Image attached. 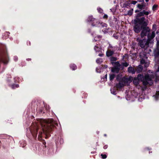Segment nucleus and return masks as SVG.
<instances>
[{"label":"nucleus","instance_id":"obj_1","mask_svg":"<svg viewBox=\"0 0 159 159\" xmlns=\"http://www.w3.org/2000/svg\"><path fill=\"white\" fill-rule=\"evenodd\" d=\"M154 74L153 72H151L150 74H148L146 75L143 78V75L139 74L138 76V78L139 80L140 79L143 78L142 81L144 85L148 84L152 85L153 84L152 79H154Z\"/></svg>","mask_w":159,"mask_h":159},{"label":"nucleus","instance_id":"obj_2","mask_svg":"<svg viewBox=\"0 0 159 159\" xmlns=\"http://www.w3.org/2000/svg\"><path fill=\"white\" fill-rule=\"evenodd\" d=\"M137 41L139 42L138 44L142 48H144L146 46H148L149 43L146 39L140 40L139 38H137Z\"/></svg>","mask_w":159,"mask_h":159},{"label":"nucleus","instance_id":"obj_3","mask_svg":"<svg viewBox=\"0 0 159 159\" xmlns=\"http://www.w3.org/2000/svg\"><path fill=\"white\" fill-rule=\"evenodd\" d=\"M142 31L141 33V37L143 38L144 36H146L150 32V30L148 27H145L144 28H142Z\"/></svg>","mask_w":159,"mask_h":159},{"label":"nucleus","instance_id":"obj_4","mask_svg":"<svg viewBox=\"0 0 159 159\" xmlns=\"http://www.w3.org/2000/svg\"><path fill=\"white\" fill-rule=\"evenodd\" d=\"M126 81V79L122 78L120 80L118 83L116 84V86L117 88L120 89L124 86Z\"/></svg>","mask_w":159,"mask_h":159},{"label":"nucleus","instance_id":"obj_5","mask_svg":"<svg viewBox=\"0 0 159 159\" xmlns=\"http://www.w3.org/2000/svg\"><path fill=\"white\" fill-rule=\"evenodd\" d=\"M140 23L142 24L141 28H144L145 27H147L148 25V20L145 21V18L143 17L141 18L140 19Z\"/></svg>","mask_w":159,"mask_h":159},{"label":"nucleus","instance_id":"obj_6","mask_svg":"<svg viewBox=\"0 0 159 159\" xmlns=\"http://www.w3.org/2000/svg\"><path fill=\"white\" fill-rule=\"evenodd\" d=\"M94 50L97 52H99L102 51V47L100 44H98L94 46Z\"/></svg>","mask_w":159,"mask_h":159},{"label":"nucleus","instance_id":"obj_7","mask_svg":"<svg viewBox=\"0 0 159 159\" xmlns=\"http://www.w3.org/2000/svg\"><path fill=\"white\" fill-rule=\"evenodd\" d=\"M134 30L136 33H139L140 31V26L138 24L136 25L134 27Z\"/></svg>","mask_w":159,"mask_h":159},{"label":"nucleus","instance_id":"obj_8","mask_svg":"<svg viewBox=\"0 0 159 159\" xmlns=\"http://www.w3.org/2000/svg\"><path fill=\"white\" fill-rule=\"evenodd\" d=\"M128 71L129 73L134 74L135 72V70L132 66H129L128 68Z\"/></svg>","mask_w":159,"mask_h":159},{"label":"nucleus","instance_id":"obj_9","mask_svg":"<svg viewBox=\"0 0 159 159\" xmlns=\"http://www.w3.org/2000/svg\"><path fill=\"white\" fill-rule=\"evenodd\" d=\"M106 53L107 56L109 57L112 56L114 54V51H107Z\"/></svg>","mask_w":159,"mask_h":159},{"label":"nucleus","instance_id":"obj_10","mask_svg":"<svg viewBox=\"0 0 159 159\" xmlns=\"http://www.w3.org/2000/svg\"><path fill=\"white\" fill-rule=\"evenodd\" d=\"M119 70V68L114 67L111 69V71L113 73H118Z\"/></svg>","mask_w":159,"mask_h":159},{"label":"nucleus","instance_id":"obj_11","mask_svg":"<svg viewBox=\"0 0 159 159\" xmlns=\"http://www.w3.org/2000/svg\"><path fill=\"white\" fill-rule=\"evenodd\" d=\"M102 38V36L101 35H98L94 37V39L93 40V41H100Z\"/></svg>","mask_w":159,"mask_h":159},{"label":"nucleus","instance_id":"obj_12","mask_svg":"<svg viewBox=\"0 0 159 159\" xmlns=\"http://www.w3.org/2000/svg\"><path fill=\"white\" fill-rule=\"evenodd\" d=\"M143 69V66L141 65H139L138 66L137 69V71L138 73H139L142 71Z\"/></svg>","mask_w":159,"mask_h":159},{"label":"nucleus","instance_id":"obj_13","mask_svg":"<svg viewBox=\"0 0 159 159\" xmlns=\"http://www.w3.org/2000/svg\"><path fill=\"white\" fill-rule=\"evenodd\" d=\"M70 68L73 70H76L77 67L76 65L74 64H72L70 65Z\"/></svg>","mask_w":159,"mask_h":159},{"label":"nucleus","instance_id":"obj_14","mask_svg":"<svg viewBox=\"0 0 159 159\" xmlns=\"http://www.w3.org/2000/svg\"><path fill=\"white\" fill-rule=\"evenodd\" d=\"M114 65L115 66V67L120 68L121 66V65L120 64L119 62L118 61H117L114 63Z\"/></svg>","mask_w":159,"mask_h":159},{"label":"nucleus","instance_id":"obj_15","mask_svg":"<svg viewBox=\"0 0 159 159\" xmlns=\"http://www.w3.org/2000/svg\"><path fill=\"white\" fill-rule=\"evenodd\" d=\"M145 7V5H144V4L141 5V4H138L137 5V7L140 9H142Z\"/></svg>","mask_w":159,"mask_h":159},{"label":"nucleus","instance_id":"obj_16","mask_svg":"<svg viewBox=\"0 0 159 159\" xmlns=\"http://www.w3.org/2000/svg\"><path fill=\"white\" fill-rule=\"evenodd\" d=\"M115 77V75L114 74H110L109 75V79L110 81H112Z\"/></svg>","mask_w":159,"mask_h":159},{"label":"nucleus","instance_id":"obj_17","mask_svg":"<svg viewBox=\"0 0 159 159\" xmlns=\"http://www.w3.org/2000/svg\"><path fill=\"white\" fill-rule=\"evenodd\" d=\"M143 11H142L140 12L136 16V18L139 17L141 16H143Z\"/></svg>","mask_w":159,"mask_h":159},{"label":"nucleus","instance_id":"obj_18","mask_svg":"<svg viewBox=\"0 0 159 159\" xmlns=\"http://www.w3.org/2000/svg\"><path fill=\"white\" fill-rule=\"evenodd\" d=\"M94 19L93 17L92 16H89L88 17V21H93L94 20Z\"/></svg>","mask_w":159,"mask_h":159},{"label":"nucleus","instance_id":"obj_19","mask_svg":"<svg viewBox=\"0 0 159 159\" xmlns=\"http://www.w3.org/2000/svg\"><path fill=\"white\" fill-rule=\"evenodd\" d=\"M143 16L144 15H148L150 13V11H145V10H143Z\"/></svg>","mask_w":159,"mask_h":159},{"label":"nucleus","instance_id":"obj_20","mask_svg":"<svg viewBox=\"0 0 159 159\" xmlns=\"http://www.w3.org/2000/svg\"><path fill=\"white\" fill-rule=\"evenodd\" d=\"M102 58H98L96 60V62L100 64L102 62Z\"/></svg>","mask_w":159,"mask_h":159},{"label":"nucleus","instance_id":"obj_21","mask_svg":"<svg viewBox=\"0 0 159 159\" xmlns=\"http://www.w3.org/2000/svg\"><path fill=\"white\" fill-rule=\"evenodd\" d=\"M133 9L129 10L127 14L129 15H131L133 14Z\"/></svg>","mask_w":159,"mask_h":159},{"label":"nucleus","instance_id":"obj_22","mask_svg":"<svg viewBox=\"0 0 159 159\" xmlns=\"http://www.w3.org/2000/svg\"><path fill=\"white\" fill-rule=\"evenodd\" d=\"M101 26L102 27H107V25L105 23H100Z\"/></svg>","mask_w":159,"mask_h":159},{"label":"nucleus","instance_id":"obj_23","mask_svg":"<svg viewBox=\"0 0 159 159\" xmlns=\"http://www.w3.org/2000/svg\"><path fill=\"white\" fill-rule=\"evenodd\" d=\"M113 47L112 46V45H111V44H110L109 45V46H108V48H113ZM117 46H115V47H114V48L115 49H117Z\"/></svg>","mask_w":159,"mask_h":159},{"label":"nucleus","instance_id":"obj_24","mask_svg":"<svg viewBox=\"0 0 159 159\" xmlns=\"http://www.w3.org/2000/svg\"><path fill=\"white\" fill-rule=\"evenodd\" d=\"M122 65L124 66H125V67H126L129 66V64L126 62L123 63H122Z\"/></svg>","mask_w":159,"mask_h":159},{"label":"nucleus","instance_id":"obj_25","mask_svg":"<svg viewBox=\"0 0 159 159\" xmlns=\"http://www.w3.org/2000/svg\"><path fill=\"white\" fill-rule=\"evenodd\" d=\"M157 5H154L152 7V9L153 11H154L156 10V8H157Z\"/></svg>","mask_w":159,"mask_h":159},{"label":"nucleus","instance_id":"obj_26","mask_svg":"<svg viewBox=\"0 0 159 159\" xmlns=\"http://www.w3.org/2000/svg\"><path fill=\"white\" fill-rule=\"evenodd\" d=\"M97 10L100 13H102L103 11L102 9L100 8H98Z\"/></svg>","mask_w":159,"mask_h":159},{"label":"nucleus","instance_id":"obj_27","mask_svg":"<svg viewBox=\"0 0 159 159\" xmlns=\"http://www.w3.org/2000/svg\"><path fill=\"white\" fill-rule=\"evenodd\" d=\"M103 159H105L107 158V156L106 154H101V155Z\"/></svg>","mask_w":159,"mask_h":159},{"label":"nucleus","instance_id":"obj_28","mask_svg":"<svg viewBox=\"0 0 159 159\" xmlns=\"http://www.w3.org/2000/svg\"><path fill=\"white\" fill-rule=\"evenodd\" d=\"M137 1H131V3L133 5H135L137 3Z\"/></svg>","mask_w":159,"mask_h":159},{"label":"nucleus","instance_id":"obj_29","mask_svg":"<svg viewBox=\"0 0 159 159\" xmlns=\"http://www.w3.org/2000/svg\"><path fill=\"white\" fill-rule=\"evenodd\" d=\"M158 81H159V76H156V79H155V82H157Z\"/></svg>","mask_w":159,"mask_h":159},{"label":"nucleus","instance_id":"obj_30","mask_svg":"<svg viewBox=\"0 0 159 159\" xmlns=\"http://www.w3.org/2000/svg\"><path fill=\"white\" fill-rule=\"evenodd\" d=\"M156 25L155 24L153 25V30H156Z\"/></svg>","mask_w":159,"mask_h":159},{"label":"nucleus","instance_id":"obj_31","mask_svg":"<svg viewBox=\"0 0 159 159\" xmlns=\"http://www.w3.org/2000/svg\"><path fill=\"white\" fill-rule=\"evenodd\" d=\"M108 17L107 15H104L103 16V18H107Z\"/></svg>","mask_w":159,"mask_h":159},{"label":"nucleus","instance_id":"obj_32","mask_svg":"<svg viewBox=\"0 0 159 159\" xmlns=\"http://www.w3.org/2000/svg\"><path fill=\"white\" fill-rule=\"evenodd\" d=\"M120 77V75H118L116 78V80H117L118 81L119 80V77Z\"/></svg>","mask_w":159,"mask_h":159},{"label":"nucleus","instance_id":"obj_33","mask_svg":"<svg viewBox=\"0 0 159 159\" xmlns=\"http://www.w3.org/2000/svg\"><path fill=\"white\" fill-rule=\"evenodd\" d=\"M108 146L107 145H105L103 147V148L104 149H106L107 148Z\"/></svg>","mask_w":159,"mask_h":159},{"label":"nucleus","instance_id":"obj_34","mask_svg":"<svg viewBox=\"0 0 159 159\" xmlns=\"http://www.w3.org/2000/svg\"><path fill=\"white\" fill-rule=\"evenodd\" d=\"M98 56L100 57H102L103 56V54L102 53L99 54Z\"/></svg>","mask_w":159,"mask_h":159},{"label":"nucleus","instance_id":"obj_35","mask_svg":"<svg viewBox=\"0 0 159 159\" xmlns=\"http://www.w3.org/2000/svg\"><path fill=\"white\" fill-rule=\"evenodd\" d=\"M138 2H144V0H138Z\"/></svg>","mask_w":159,"mask_h":159},{"label":"nucleus","instance_id":"obj_36","mask_svg":"<svg viewBox=\"0 0 159 159\" xmlns=\"http://www.w3.org/2000/svg\"><path fill=\"white\" fill-rule=\"evenodd\" d=\"M144 61V60H142L141 61V62L142 64H143L144 62H143Z\"/></svg>","mask_w":159,"mask_h":159},{"label":"nucleus","instance_id":"obj_37","mask_svg":"<svg viewBox=\"0 0 159 159\" xmlns=\"http://www.w3.org/2000/svg\"><path fill=\"white\" fill-rule=\"evenodd\" d=\"M105 78L106 79H107V74H106V75H105Z\"/></svg>","mask_w":159,"mask_h":159},{"label":"nucleus","instance_id":"obj_38","mask_svg":"<svg viewBox=\"0 0 159 159\" xmlns=\"http://www.w3.org/2000/svg\"><path fill=\"white\" fill-rule=\"evenodd\" d=\"M115 93V92H113V93H112V94H116Z\"/></svg>","mask_w":159,"mask_h":159},{"label":"nucleus","instance_id":"obj_39","mask_svg":"<svg viewBox=\"0 0 159 159\" xmlns=\"http://www.w3.org/2000/svg\"><path fill=\"white\" fill-rule=\"evenodd\" d=\"M28 44H29V45H30L31 43H30V42H29Z\"/></svg>","mask_w":159,"mask_h":159},{"label":"nucleus","instance_id":"obj_40","mask_svg":"<svg viewBox=\"0 0 159 159\" xmlns=\"http://www.w3.org/2000/svg\"><path fill=\"white\" fill-rule=\"evenodd\" d=\"M95 152H96V151H95V152H91V153L92 154H93V153H95Z\"/></svg>","mask_w":159,"mask_h":159},{"label":"nucleus","instance_id":"obj_41","mask_svg":"<svg viewBox=\"0 0 159 159\" xmlns=\"http://www.w3.org/2000/svg\"><path fill=\"white\" fill-rule=\"evenodd\" d=\"M147 64V65H145V66H147L148 65L149 63H148V64Z\"/></svg>","mask_w":159,"mask_h":159},{"label":"nucleus","instance_id":"obj_42","mask_svg":"<svg viewBox=\"0 0 159 159\" xmlns=\"http://www.w3.org/2000/svg\"><path fill=\"white\" fill-rule=\"evenodd\" d=\"M145 0V1L146 2H148L149 0Z\"/></svg>","mask_w":159,"mask_h":159},{"label":"nucleus","instance_id":"obj_43","mask_svg":"<svg viewBox=\"0 0 159 159\" xmlns=\"http://www.w3.org/2000/svg\"><path fill=\"white\" fill-rule=\"evenodd\" d=\"M139 11L138 10H136L135 11V12H138Z\"/></svg>","mask_w":159,"mask_h":159},{"label":"nucleus","instance_id":"obj_44","mask_svg":"<svg viewBox=\"0 0 159 159\" xmlns=\"http://www.w3.org/2000/svg\"><path fill=\"white\" fill-rule=\"evenodd\" d=\"M16 87H18V84L16 85Z\"/></svg>","mask_w":159,"mask_h":159},{"label":"nucleus","instance_id":"obj_45","mask_svg":"<svg viewBox=\"0 0 159 159\" xmlns=\"http://www.w3.org/2000/svg\"><path fill=\"white\" fill-rule=\"evenodd\" d=\"M152 34H154V32H152ZM154 37V35L153 36V38Z\"/></svg>","mask_w":159,"mask_h":159},{"label":"nucleus","instance_id":"obj_46","mask_svg":"<svg viewBox=\"0 0 159 159\" xmlns=\"http://www.w3.org/2000/svg\"><path fill=\"white\" fill-rule=\"evenodd\" d=\"M42 126H43V124H42Z\"/></svg>","mask_w":159,"mask_h":159},{"label":"nucleus","instance_id":"obj_47","mask_svg":"<svg viewBox=\"0 0 159 159\" xmlns=\"http://www.w3.org/2000/svg\"><path fill=\"white\" fill-rule=\"evenodd\" d=\"M149 73H150V71H149Z\"/></svg>","mask_w":159,"mask_h":159},{"label":"nucleus","instance_id":"obj_48","mask_svg":"<svg viewBox=\"0 0 159 159\" xmlns=\"http://www.w3.org/2000/svg\"><path fill=\"white\" fill-rule=\"evenodd\" d=\"M30 60V59H29V60Z\"/></svg>","mask_w":159,"mask_h":159},{"label":"nucleus","instance_id":"obj_49","mask_svg":"<svg viewBox=\"0 0 159 159\" xmlns=\"http://www.w3.org/2000/svg\"><path fill=\"white\" fill-rule=\"evenodd\" d=\"M30 60V59H29V60Z\"/></svg>","mask_w":159,"mask_h":159},{"label":"nucleus","instance_id":"obj_50","mask_svg":"<svg viewBox=\"0 0 159 159\" xmlns=\"http://www.w3.org/2000/svg\"><path fill=\"white\" fill-rule=\"evenodd\" d=\"M45 126H46L45 125H44V126L45 127Z\"/></svg>","mask_w":159,"mask_h":159}]
</instances>
